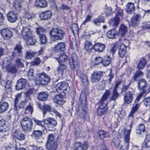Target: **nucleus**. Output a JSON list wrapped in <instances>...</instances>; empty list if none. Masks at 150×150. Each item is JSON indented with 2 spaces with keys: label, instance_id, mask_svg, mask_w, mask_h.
I'll use <instances>...</instances> for the list:
<instances>
[{
  "label": "nucleus",
  "instance_id": "1",
  "mask_svg": "<svg viewBox=\"0 0 150 150\" xmlns=\"http://www.w3.org/2000/svg\"><path fill=\"white\" fill-rule=\"evenodd\" d=\"M76 113L79 117L85 120H88L86 96L84 92H81L79 101L76 107Z\"/></svg>",
  "mask_w": 150,
  "mask_h": 150
},
{
  "label": "nucleus",
  "instance_id": "2",
  "mask_svg": "<svg viewBox=\"0 0 150 150\" xmlns=\"http://www.w3.org/2000/svg\"><path fill=\"white\" fill-rule=\"evenodd\" d=\"M69 62L70 68L76 71L77 74L81 79L83 84L84 85H87L88 82L87 76L78 70L79 68V65L78 58L75 53H73L71 54V57L69 59Z\"/></svg>",
  "mask_w": 150,
  "mask_h": 150
},
{
  "label": "nucleus",
  "instance_id": "3",
  "mask_svg": "<svg viewBox=\"0 0 150 150\" xmlns=\"http://www.w3.org/2000/svg\"><path fill=\"white\" fill-rule=\"evenodd\" d=\"M110 94V92L108 90H106L103 95L99 103L100 105L98 108V114L99 115H103L107 110V99Z\"/></svg>",
  "mask_w": 150,
  "mask_h": 150
},
{
  "label": "nucleus",
  "instance_id": "4",
  "mask_svg": "<svg viewBox=\"0 0 150 150\" xmlns=\"http://www.w3.org/2000/svg\"><path fill=\"white\" fill-rule=\"evenodd\" d=\"M64 31L59 28H53L50 32V36L54 40H62L65 35Z\"/></svg>",
  "mask_w": 150,
  "mask_h": 150
},
{
  "label": "nucleus",
  "instance_id": "5",
  "mask_svg": "<svg viewBox=\"0 0 150 150\" xmlns=\"http://www.w3.org/2000/svg\"><path fill=\"white\" fill-rule=\"evenodd\" d=\"M115 10L116 15L115 17L113 19L110 20L109 21V25L113 27H117L119 24L120 21V17L123 16V10L118 7L116 6Z\"/></svg>",
  "mask_w": 150,
  "mask_h": 150
},
{
  "label": "nucleus",
  "instance_id": "6",
  "mask_svg": "<svg viewBox=\"0 0 150 150\" xmlns=\"http://www.w3.org/2000/svg\"><path fill=\"white\" fill-rule=\"evenodd\" d=\"M1 65L3 69L5 68L9 72L14 74L16 71L15 66L12 64L11 60L8 58H5Z\"/></svg>",
  "mask_w": 150,
  "mask_h": 150
},
{
  "label": "nucleus",
  "instance_id": "7",
  "mask_svg": "<svg viewBox=\"0 0 150 150\" xmlns=\"http://www.w3.org/2000/svg\"><path fill=\"white\" fill-rule=\"evenodd\" d=\"M21 126L25 132H30L32 129L33 122L32 120L27 117H24L21 122Z\"/></svg>",
  "mask_w": 150,
  "mask_h": 150
},
{
  "label": "nucleus",
  "instance_id": "8",
  "mask_svg": "<svg viewBox=\"0 0 150 150\" xmlns=\"http://www.w3.org/2000/svg\"><path fill=\"white\" fill-rule=\"evenodd\" d=\"M132 126V124L131 123L129 125L130 127V129L126 130L125 129H123V130L124 131V134H125V146H122L120 150H128L129 147V142L130 139L129 134L130 133V129Z\"/></svg>",
  "mask_w": 150,
  "mask_h": 150
},
{
  "label": "nucleus",
  "instance_id": "9",
  "mask_svg": "<svg viewBox=\"0 0 150 150\" xmlns=\"http://www.w3.org/2000/svg\"><path fill=\"white\" fill-rule=\"evenodd\" d=\"M20 31L23 39L27 40L32 35V31L29 27L24 24H22L20 27Z\"/></svg>",
  "mask_w": 150,
  "mask_h": 150
},
{
  "label": "nucleus",
  "instance_id": "10",
  "mask_svg": "<svg viewBox=\"0 0 150 150\" xmlns=\"http://www.w3.org/2000/svg\"><path fill=\"white\" fill-rule=\"evenodd\" d=\"M37 81L39 84L45 85L48 83L51 79L50 77L45 72L37 74Z\"/></svg>",
  "mask_w": 150,
  "mask_h": 150
},
{
  "label": "nucleus",
  "instance_id": "11",
  "mask_svg": "<svg viewBox=\"0 0 150 150\" xmlns=\"http://www.w3.org/2000/svg\"><path fill=\"white\" fill-rule=\"evenodd\" d=\"M46 146L47 150H56L57 144L54 140V136L53 134H50L48 135Z\"/></svg>",
  "mask_w": 150,
  "mask_h": 150
},
{
  "label": "nucleus",
  "instance_id": "12",
  "mask_svg": "<svg viewBox=\"0 0 150 150\" xmlns=\"http://www.w3.org/2000/svg\"><path fill=\"white\" fill-rule=\"evenodd\" d=\"M56 89L62 91V92L66 94L68 93L69 90V87L68 84L64 82L58 83L56 86Z\"/></svg>",
  "mask_w": 150,
  "mask_h": 150
},
{
  "label": "nucleus",
  "instance_id": "13",
  "mask_svg": "<svg viewBox=\"0 0 150 150\" xmlns=\"http://www.w3.org/2000/svg\"><path fill=\"white\" fill-rule=\"evenodd\" d=\"M1 35L5 40H9L13 35L12 32L7 28H4L1 30Z\"/></svg>",
  "mask_w": 150,
  "mask_h": 150
},
{
  "label": "nucleus",
  "instance_id": "14",
  "mask_svg": "<svg viewBox=\"0 0 150 150\" xmlns=\"http://www.w3.org/2000/svg\"><path fill=\"white\" fill-rule=\"evenodd\" d=\"M140 16L139 14H134L132 18L129 25L132 28L137 26L140 21Z\"/></svg>",
  "mask_w": 150,
  "mask_h": 150
},
{
  "label": "nucleus",
  "instance_id": "15",
  "mask_svg": "<svg viewBox=\"0 0 150 150\" xmlns=\"http://www.w3.org/2000/svg\"><path fill=\"white\" fill-rule=\"evenodd\" d=\"M134 95V92L128 91L127 92L124 96V100L125 103L129 104L132 102Z\"/></svg>",
  "mask_w": 150,
  "mask_h": 150
},
{
  "label": "nucleus",
  "instance_id": "16",
  "mask_svg": "<svg viewBox=\"0 0 150 150\" xmlns=\"http://www.w3.org/2000/svg\"><path fill=\"white\" fill-rule=\"evenodd\" d=\"M22 47L20 43L17 44L14 48V51L13 52L12 55L13 57L21 56L22 53Z\"/></svg>",
  "mask_w": 150,
  "mask_h": 150
},
{
  "label": "nucleus",
  "instance_id": "17",
  "mask_svg": "<svg viewBox=\"0 0 150 150\" xmlns=\"http://www.w3.org/2000/svg\"><path fill=\"white\" fill-rule=\"evenodd\" d=\"M44 123L49 127L52 128L57 125L56 121L53 118H47L44 120Z\"/></svg>",
  "mask_w": 150,
  "mask_h": 150
},
{
  "label": "nucleus",
  "instance_id": "18",
  "mask_svg": "<svg viewBox=\"0 0 150 150\" xmlns=\"http://www.w3.org/2000/svg\"><path fill=\"white\" fill-rule=\"evenodd\" d=\"M52 16V12L50 11L42 12L39 15V17L42 20H48Z\"/></svg>",
  "mask_w": 150,
  "mask_h": 150
},
{
  "label": "nucleus",
  "instance_id": "19",
  "mask_svg": "<svg viewBox=\"0 0 150 150\" xmlns=\"http://www.w3.org/2000/svg\"><path fill=\"white\" fill-rule=\"evenodd\" d=\"M147 85V84L145 80L140 79L138 83V88L140 91L146 93V92L145 88Z\"/></svg>",
  "mask_w": 150,
  "mask_h": 150
},
{
  "label": "nucleus",
  "instance_id": "20",
  "mask_svg": "<svg viewBox=\"0 0 150 150\" xmlns=\"http://www.w3.org/2000/svg\"><path fill=\"white\" fill-rule=\"evenodd\" d=\"M18 18L17 14L14 12H9L7 15V20L10 23H13L16 22Z\"/></svg>",
  "mask_w": 150,
  "mask_h": 150
},
{
  "label": "nucleus",
  "instance_id": "21",
  "mask_svg": "<svg viewBox=\"0 0 150 150\" xmlns=\"http://www.w3.org/2000/svg\"><path fill=\"white\" fill-rule=\"evenodd\" d=\"M27 83L26 79L21 78L19 80L16 85V88L17 90H20L25 88Z\"/></svg>",
  "mask_w": 150,
  "mask_h": 150
},
{
  "label": "nucleus",
  "instance_id": "22",
  "mask_svg": "<svg viewBox=\"0 0 150 150\" xmlns=\"http://www.w3.org/2000/svg\"><path fill=\"white\" fill-rule=\"evenodd\" d=\"M12 136L14 138L20 141L23 140L25 139V135L20 132L17 130H16L12 133Z\"/></svg>",
  "mask_w": 150,
  "mask_h": 150
},
{
  "label": "nucleus",
  "instance_id": "23",
  "mask_svg": "<svg viewBox=\"0 0 150 150\" xmlns=\"http://www.w3.org/2000/svg\"><path fill=\"white\" fill-rule=\"evenodd\" d=\"M102 74L100 72H94L91 76V81L93 83L99 81L100 80Z\"/></svg>",
  "mask_w": 150,
  "mask_h": 150
},
{
  "label": "nucleus",
  "instance_id": "24",
  "mask_svg": "<svg viewBox=\"0 0 150 150\" xmlns=\"http://www.w3.org/2000/svg\"><path fill=\"white\" fill-rule=\"evenodd\" d=\"M105 48L104 44L101 43H96L94 45L93 49L96 51L101 52L103 51Z\"/></svg>",
  "mask_w": 150,
  "mask_h": 150
},
{
  "label": "nucleus",
  "instance_id": "25",
  "mask_svg": "<svg viewBox=\"0 0 150 150\" xmlns=\"http://www.w3.org/2000/svg\"><path fill=\"white\" fill-rule=\"evenodd\" d=\"M34 6L37 8H45L47 6V3L45 0H35Z\"/></svg>",
  "mask_w": 150,
  "mask_h": 150
},
{
  "label": "nucleus",
  "instance_id": "26",
  "mask_svg": "<svg viewBox=\"0 0 150 150\" xmlns=\"http://www.w3.org/2000/svg\"><path fill=\"white\" fill-rule=\"evenodd\" d=\"M65 46L66 45L64 42H59L55 46L54 50L55 52L64 51L65 49Z\"/></svg>",
  "mask_w": 150,
  "mask_h": 150
},
{
  "label": "nucleus",
  "instance_id": "27",
  "mask_svg": "<svg viewBox=\"0 0 150 150\" xmlns=\"http://www.w3.org/2000/svg\"><path fill=\"white\" fill-rule=\"evenodd\" d=\"M54 102L60 105H63L65 102L63 99V97L61 95H57L55 96L54 98Z\"/></svg>",
  "mask_w": 150,
  "mask_h": 150
},
{
  "label": "nucleus",
  "instance_id": "28",
  "mask_svg": "<svg viewBox=\"0 0 150 150\" xmlns=\"http://www.w3.org/2000/svg\"><path fill=\"white\" fill-rule=\"evenodd\" d=\"M59 65L57 68V72L58 74L63 76L64 71L66 69V66L62 63H59Z\"/></svg>",
  "mask_w": 150,
  "mask_h": 150
},
{
  "label": "nucleus",
  "instance_id": "29",
  "mask_svg": "<svg viewBox=\"0 0 150 150\" xmlns=\"http://www.w3.org/2000/svg\"><path fill=\"white\" fill-rule=\"evenodd\" d=\"M127 27L123 24L121 25L120 27L118 35L121 37L124 36L127 32Z\"/></svg>",
  "mask_w": 150,
  "mask_h": 150
},
{
  "label": "nucleus",
  "instance_id": "30",
  "mask_svg": "<svg viewBox=\"0 0 150 150\" xmlns=\"http://www.w3.org/2000/svg\"><path fill=\"white\" fill-rule=\"evenodd\" d=\"M59 63L66 62L68 60V57L64 52L60 54L59 57L56 58Z\"/></svg>",
  "mask_w": 150,
  "mask_h": 150
},
{
  "label": "nucleus",
  "instance_id": "31",
  "mask_svg": "<svg viewBox=\"0 0 150 150\" xmlns=\"http://www.w3.org/2000/svg\"><path fill=\"white\" fill-rule=\"evenodd\" d=\"M21 95L20 94H17L16 96V98L14 101V110L16 111H18V104H20V102L21 101Z\"/></svg>",
  "mask_w": 150,
  "mask_h": 150
},
{
  "label": "nucleus",
  "instance_id": "32",
  "mask_svg": "<svg viewBox=\"0 0 150 150\" xmlns=\"http://www.w3.org/2000/svg\"><path fill=\"white\" fill-rule=\"evenodd\" d=\"M8 129V128L6 125L5 121L2 119L0 120V132H6Z\"/></svg>",
  "mask_w": 150,
  "mask_h": 150
},
{
  "label": "nucleus",
  "instance_id": "33",
  "mask_svg": "<svg viewBox=\"0 0 150 150\" xmlns=\"http://www.w3.org/2000/svg\"><path fill=\"white\" fill-rule=\"evenodd\" d=\"M112 59L108 55L105 56L103 59L102 64L103 66H107L111 63Z\"/></svg>",
  "mask_w": 150,
  "mask_h": 150
},
{
  "label": "nucleus",
  "instance_id": "34",
  "mask_svg": "<svg viewBox=\"0 0 150 150\" xmlns=\"http://www.w3.org/2000/svg\"><path fill=\"white\" fill-rule=\"evenodd\" d=\"M48 96V93L46 92H42L39 93L38 98L40 100L44 101L47 100Z\"/></svg>",
  "mask_w": 150,
  "mask_h": 150
},
{
  "label": "nucleus",
  "instance_id": "35",
  "mask_svg": "<svg viewBox=\"0 0 150 150\" xmlns=\"http://www.w3.org/2000/svg\"><path fill=\"white\" fill-rule=\"evenodd\" d=\"M93 22L95 25L99 26L100 23L104 22V19L103 17L99 16L97 18L93 19Z\"/></svg>",
  "mask_w": 150,
  "mask_h": 150
},
{
  "label": "nucleus",
  "instance_id": "36",
  "mask_svg": "<svg viewBox=\"0 0 150 150\" xmlns=\"http://www.w3.org/2000/svg\"><path fill=\"white\" fill-rule=\"evenodd\" d=\"M8 105L7 103L1 102L0 103V113H2L8 109Z\"/></svg>",
  "mask_w": 150,
  "mask_h": 150
},
{
  "label": "nucleus",
  "instance_id": "37",
  "mask_svg": "<svg viewBox=\"0 0 150 150\" xmlns=\"http://www.w3.org/2000/svg\"><path fill=\"white\" fill-rule=\"evenodd\" d=\"M134 6L133 3L130 2L126 5V10L127 12L130 13L134 12Z\"/></svg>",
  "mask_w": 150,
  "mask_h": 150
},
{
  "label": "nucleus",
  "instance_id": "38",
  "mask_svg": "<svg viewBox=\"0 0 150 150\" xmlns=\"http://www.w3.org/2000/svg\"><path fill=\"white\" fill-rule=\"evenodd\" d=\"M75 134L77 136H79L80 133L81 131V124L80 122H77L75 124Z\"/></svg>",
  "mask_w": 150,
  "mask_h": 150
},
{
  "label": "nucleus",
  "instance_id": "39",
  "mask_svg": "<svg viewBox=\"0 0 150 150\" xmlns=\"http://www.w3.org/2000/svg\"><path fill=\"white\" fill-rule=\"evenodd\" d=\"M97 135L98 138L102 139L108 137L109 136V134L108 133L104 130H99L97 132Z\"/></svg>",
  "mask_w": 150,
  "mask_h": 150
},
{
  "label": "nucleus",
  "instance_id": "40",
  "mask_svg": "<svg viewBox=\"0 0 150 150\" xmlns=\"http://www.w3.org/2000/svg\"><path fill=\"white\" fill-rule=\"evenodd\" d=\"M145 131V127L143 124H140L136 129V133L137 134H141L142 133Z\"/></svg>",
  "mask_w": 150,
  "mask_h": 150
},
{
  "label": "nucleus",
  "instance_id": "41",
  "mask_svg": "<svg viewBox=\"0 0 150 150\" xmlns=\"http://www.w3.org/2000/svg\"><path fill=\"white\" fill-rule=\"evenodd\" d=\"M93 46L90 41H86L84 44V48L87 51H89L93 49Z\"/></svg>",
  "mask_w": 150,
  "mask_h": 150
},
{
  "label": "nucleus",
  "instance_id": "42",
  "mask_svg": "<svg viewBox=\"0 0 150 150\" xmlns=\"http://www.w3.org/2000/svg\"><path fill=\"white\" fill-rule=\"evenodd\" d=\"M39 105L40 108L42 110L43 115H45L47 112H50L51 110V107L48 105H44L43 106L42 109L40 107V105L39 104Z\"/></svg>",
  "mask_w": 150,
  "mask_h": 150
},
{
  "label": "nucleus",
  "instance_id": "43",
  "mask_svg": "<svg viewBox=\"0 0 150 150\" xmlns=\"http://www.w3.org/2000/svg\"><path fill=\"white\" fill-rule=\"evenodd\" d=\"M33 111V104L32 103H30L29 105L25 108V113L26 114L29 113L31 115Z\"/></svg>",
  "mask_w": 150,
  "mask_h": 150
},
{
  "label": "nucleus",
  "instance_id": "44",
  "mask_svg": "<svg viewBox=\"0 0 150 150\" xmlns=\"http://www.w3.org/2000/svg\"><path fill=\"white\" fill-rule=\"evenodd\" d=\"M116 35V33L114 29L110 30L108 31L107 33V36L109 38H115Z\"/></svg>",
  "mask_w": 150,
  "mask_h": 150
},
{
  "label": "nucleus",
  "instance_id": "45",
  "mask_svg": "<svg viewBox=\"0 0 150 150\" xmlns=\"http://www.w3.org/2000/svg\"><path fill=\"white\" fill-rule=\"evenodd\" d=\"M120 47L118 51V54L120 57H123L125 55L126 52V48L124 46H119Z\"/></svg>",
  "mask_w": 150,
  "mask_h": 150
},
{
  "label": "nucleus",
  "instance_id": "46",
  "mask_svg": "<svg viewBox=\"0 0 150 150\" xmlns=\"http://www.w3.org/2000/svg\"><path fill=\"white\" fill-rule=\"evenodd\" d=\"M36 55V53L34 52L32 50H28L26 52L25 57L27 59H31Z\"/></svg>",
  "mask_w": 150,
  "mask_h": 150
},
{
  "label": "nucleus",
  "instance_id": "47",
  "mask_svg": "<svg viewBox=\"0 0 150 150\" xmlns=\"http://www.w3.org/2000/svg\"><path fill=\"white\" fill-rule=\"evenodd\" d=\"M42 135V132L40 130H36L33 131L32 136L36 139L40 138Z\"/></svg>",
  "mask_w": 150,
  "mask_h": 150
},
{
  "label": "nucleus",
  "instance_id": "48",
  "mask_svg": "<svg viewBox=\"0 0 150 150\" xmlns=\"http://www.w3.org/2000/svg\"><path fill=\"white\" fill-rule=\"evenodd\" d=\"M143 73L140 71H137L134 74L133 78L135 81L138 80L139 78L143 75Z\"/></svg>",
  "mask_w": 150,
  "mask_h": 150
},
{
  "label": "nucleus",
  "instance_id": "49",
  "mask_svg": "<svg viewBox=\"0 0 150 150\" xmlns=\"http://www.w3.org/2000/svg\"><path fill=\"white\" fill-rule=\"evenodd\" d=\"M150 136L149 135H146L144 142L143 143L144 147L146 148H148L149 147L150 145Z\"/></svg>",
  "mask_w": 150,
  "mask_h": 150
},
{
  "label": "nucleus",
  "instance_id": "50",
  "mask_svg": "<svg viewBox=\"0 0 150 150\" xmlns=\"http://www.w3.org/2000/svg\"><path fill=\"white\" fill-rule=\"evenodd\" d=\"M70 27L74 34L75 33H78L79 29L77 24L74 23L71 25Z\"/></svg>",
  "mask_w": 150,
  "mask_h": 150
},
{
  "label": "nucleus",
  "instance_id": "51",
  "mask_svg": "<svg viewBox=\"0 0 150 150\" xmlns=\"http://www.w3.org/2000/svg\"><path fill=\"white\" fill-rule=\"evenodd\" d=\"M146 61L144 58H142L140 61L137 66L139 69H143L146 65Z\"/></svg>",
  "mask_w": 150,
  "mask_h": 150
},
{
  "label": "nucleus",
  "instance_id": "52",
  "mask_svg": "<svg viewBox=\"0 0 150 150\" xmlns=\"http://www.w3.org/2000/svg\"><path fill=\"white\" fill-rule=\"evenodd\" d=\"M11 86V81H7L6 82L5 86V90L8 92H11L12 91Z\"/></svg>",
  "mask_w": 150,
  "mask_h": 150
},
{
  "label": "nucleus",
  "instance_id": "53",
  "mask_svg": "<svg viewBox=\"0 0 150 150\" xmlns=\"http://www.w3.org/2000/svg\"><path fill=\"white\" fill-rule=\"evenodd\" d=\"M25 40L27 41L29 44L31 45H34L36 42V40L35 38L32 35L29 37L28 39Z\"/></svg>",
  "mask_w": 150,
  "mask_h": 150
},
{
  "label": "nucleus",
  "instance_id": "54",
  "mask_svg": "<svg viewBox=\"0 0 150 150\" xmlns=\"http://www.w3.org/2000/svg\"><path fill=\"white\" fill-rule=\"evenodd\" d=\"M120 43V41H118L117 42L110 50V52L113 55L116 52L117 47H119Z\"/></svg>",
  "mask_w": 150,
  "mask_h": 150
},
{
  "label": "nucleus",
  "instance_id": "55",
  "mask_svg": "<svg viewBox=\"0 0 150 150\" xmlns=\"http://www.w3.org/2000/svg\"><path fill=\"white\" fill-rule=\"evenodd\" d=\"M119 41H120V43L119 46H122V47L124 46L125 48H126L129 43V41L125 39H124L123 40L121 39Z\"/></svg>",
  "mask_w": 150,
  "mask_h": 150
},
{
  "label": "nucleus",
  "instance_id": "56",
  "mask_svg": "<svg viewBox=\"0 0 150 150\" xmlns=\"http://www.w3.org/2000/svg\"><path fill=\"white\" fill-rule=\"evenodd\" d=\"M119 96V94L117 92V90L114 89L112 92V96L110 99L112 100L115 101Z\"/></svg>",
  "mask_w": 150,
  "mask_h": 150
},
{
  "label": "nucleus",
  "instance_id": "57",
  "mask_svg": "<svg viewBox=\"0 0 150 150\" xmlns=\"http://www.w3.org/2000/svg\"><path fill=\"white\" fill-rule=\"evenodd\" d=\"M35 14L28 11H26L25 13L24 17L28 19H30L35 17Z\"/></svg>",
  "mask_w": 150,
  "mask_h": 150
},
{
  "label": "nucleus",
  "instance_id": "58",
  "mask_svg": "<svg viewBox=\"0 0 150 150\" xmlns=\"http://www.w3.org/2000/svg\"><path fill=\"white\" fill-rule=\"evenodd\" d=\"M134 105L132 108V110L129 115V116H132V114L133 113H134L136 111H137V110L138 109V108H139L140 106L139 104L138 103H136Z\"/></svg>",
  "mask_w": 150,
  "mask_h": 150
},
{
  "label": "nucleus",
  "instance_id": "59",
  "mask_svg": "<svg viewBox=\"0 0 150 150\" xmlns=\"http://www.w3.org/2000/svg\"><path fill=\"white\" fill-rule=\"evenodd\" d=\"M23 60L21 59L18 58L15 60L16 65L19 67H22L24 66Z\"/></svg>",
  "mask_w": 150,
  "mask_h": 150
},
{
  "label": "nucleus",
  "instance_id": "60",
  "mask_svg": "<svg viewBox=\"0 0 150 150\" xmlns=\"http://www.w3.org/2000/svg\"><path fill=\"white\" fill-rule=\"evenodd\" d=\"M34 69H31L28 72L27 76L28 78L30 80H32L34 79Z\"/></svg>",
  "mask_w": 150,
  "mask_h": 150
},
{
  "label": "nucleus",
  "instance_id": "61",
  "mask_svg": "<svg viewBox=\"0 0 150 150\" xmlns=\"http://www.w3.org/2000/svg\"><path fill=\"white\" fill-rule=\"evenodd\" d=\"M105 9H106L105 13L106 16H108L112 14V8L111 7H108L106 5L105 6Z\"/></svg>",
  "mask_w": 150,
  "mask_h": 150
},
{
  "label": "nucleus",
  "instance_id": "62",
  "mask_svg": "<svg viewBox=\"0 0 150 150\" xmlns=\"http://www.w3.org/2000/svg\"><path fill=\"white\" fill-rule=\"evenodd\" d=\"M23 2V0H16L15 2L13 3V5L16 8H20L21 7V4Z\"/></svg>",
  "mask_w": 150,
  "mask_h": 150
},
{
  "label": "nucleus",
  "instance_id": "63",
  "mask_svg": "<svg viewBox=\"0 0 150 150\" xmlns=\"http://www.w3.org/2000/svg\"><path fill=\"white\" fill-rule=\"evenodd\" d=\"M41 63V61L39 58L37 57L35 58L34 60L31 62V64L32 66H37Z\"/></svg>",
  "mask_w": 150,
  "mask_h": 150
},
{
  "label": "nucleus",
  "instance_id": "64",
  "mask_svg": "<svg viewBox=\"0 0 150 150\" xmlns=\"http://www.w3.org/2000/svg\"><path fill=\"white\" fill-rule=\"evenodd\" d=\"M37 33L39 36L44 35V33L46 32L45 29L43 28H38L36 29Z\"/></svg>",
  "mask_w": 150,
  "mask_h": 150
}]
</instances>
